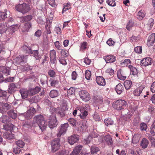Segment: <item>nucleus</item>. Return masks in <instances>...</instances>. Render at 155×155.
<instances>
[{
    "mask_svg": "<svg viewBox=\"0 0 155 155\" xmlns=\"http://www.w3.org/2000/svg\"><path fill=\"white\" fill-rule=\"evenodd\" d=\"M67 107L64 106L62 108L58 107L55 109V113L60 115L61 117H63L65 116V110H67Z\"/></svg>",
    "mask_w": 155,
    "mask_h": 155,
    "instance_id": "nucleus-11",
    "label": "nucleus"
},
{
    "mask_svg": "<svg viewBox=\"0 0 155 155\" xmlns=\"http://www.w3.org/2000/svg\"><path fill=\"white\" fill-rule=\"evenodd\" d=\"M20 92L23 99H25L26 98L29 94L28 90H27L25 89H22L20 90Z\"/></svg>",
    "mask_w": 155,
    "mask_h": 155,
    "instance_id": "nucleus-22",
    "label": "nucleus"
},
{
    "mask_svg": "<svg viewBox=\"0 0 155 155\" xmlns=\"http://www.w3.org/2000/svg\"><path fill=\"white\" fill-rule=\"evenodd\" d=\"M148 138L150 141L151 146L155 147V138L150 135L148 137Z\"/></svg>",
    "mask_w": 155,
    "mask_h": 155,
    "instance_id": "nucleus-54",
    "label": "nucleus"
},
{
    "mask_svg": "<svg viewBox=\"0 0 155 155\" xmlns=\"http://www.w3.org/2000/svg\"><path fill=\"white\" fill-rule=\"evenodd\" d=\"M21 152V150L20 149V148L17 146L14 147L13 148V152L15 154H19Z\"/></svg>",
    "mask_w": 155,
    "mask_h": 155,
    "instance_id": "nucleus-52",
    "label": "nucleus"
},
{
    "mask_svg": "<svg viewBox=\"0 0 155 155\" xmlns=\"http://www.w3.org/2000/svg\"><path fill=\"white\" fill-rule=\"evenodd\" d=\"M131 61L129 59H126L124 60V61L122 63V65H127L131 63Z\"/></svg>",
    "mask_w": 155,
    "mask_h": 155,
    "instance_id": "nucleus-64",
    "label": "nucleus"
},
{
    "mask_svg": "<svg viewBox=\"0 0 155 155\" xmlns=\"http://www.w3.org/2000/svg\"><path fill=\"white\" fill-rule=\"evenodd\" d=\"M79 136L78 135H72L68 138V142L71 145H73L77 142L78 140Z\"/></svg>",
    "mask_w": 155,
    "mask_h": 155,
    "instance_id": "nucleus-13",
    "label": "nucleus"
},
{
    "mask_svg": "<svg viewBox=\"0 0 155 155\" xmlns=\"http://www.w3.org/2000/svg\"><path fill=\"white\" fill-rule=\"evenodd\" d=\"M68 126L69 125L68 123H66L61 125L58 131V132L57 134V137H60L62 135H64L66 133Z\"/></svg>",
    "mask_w": 155,
    "mask_h": 155,
    "instance_id": "nucleus-5",
    "label": "nucleus"
},
{
    "mask_svg": "<svg viewBox=\"0 0 155 155\" xmlns=\"http://www.w3.org/2000/svg\"><path fill=\"white\" fill-rule=\"evenodd\" d=\"M132 82L131 81H126L124 82V85L126 90L130 89L131 87Z\"/></svg>",
    "mask_w": 155,
    "mask_h": 155,
    "instance_id": "nucleus-38",
    "label": "nucleus"
},
{
    "mask_svg": "<svg viewBox=\"0 0 155 155\" xmlns=\"http://www.w3.org/2000/svg\"><path fill=\"white\" fill-rule=\"evenodd\" d=\"M15 143L17 146L21 148H23L25 145L24 142L20 140H18L16 141Z\"/></svg>",
    "mask_w": 155,
    "mask_h": 155,
    "instance_id": "nucleus-43",
    "label": "nucleus"
},
{
    "mask_svg": "<svg viewBox=\"0 0 155 155\" xmlns=\"http://www.w3.org/2000/svg\"><path fill=\"white\" fill-rule=\"evenodd\" d=\"M155 41V33L151 34L148 37L147 45L148 46H152L154 43Z\"/></svg>",
    "mask_w": 155,
    "mask_h": 155,
    "instance_id": "nucleus-12",
    "label": "nucleus"
},
{
    "mask_svg": "<svg viewBox=\"0 0 155 155\" xmlns=\"http://www.w3.org/2000/svg\"><path fill=\"white\" fill-rule=\"evenodd\" d=\"M41 88L36 87L34 88H31L28 90L29 95L32 96L38 93L41 90Z\"/></svg>",
    "mask_w": 155,
    "mask_h": 155,
    "instance_id": "nucleus-21",
    "label": "nucleus"
},
{
    "mask_svg": "<svg viewBox=\"0 0 155 155\" xmlns=\"http://www.w3.org/2000/svg\"><path fill=\"white\" fill-rule=\"evenodd\" d=\"M91 76V73L89 70H87L86 71L85 74V76L87 80H90Z\"/></svg>",
    "mask_w": 155,
    "mask_h": 155,
    "instance_id": "nucleus-56",
    "label": "nucleus"
},
{
    "mask_svg": "<svg viewBox=\"0 0 155 155\" xmlns=\"http://www.w3.org/2000/svg\"><path fill=\"white\" fill-rule=\"evenodd\" d=\"M33 19L32 15H28L26 16H22L21 18V21L23 22H31L30 21Z\"/></svg>",
    "mask_w": 155,
    "mask_h": 155,
    "instance_id": "nucleus-18",
    "label": "nucleus"
},
{
    "mask_svg": "<svg viewBox=\"0 0 155 155\" xmlns=\"http://www.w3.org/2000/svg\"><path fill=\"white\" fill-rule=\"evenodd\" d=\"M31 27V22L26 23L22 27V31L24 32L28 31Z\"/></svg>",
    "mask_w": 155,
    "mask_h": 155,
    "instance_id": "nucleus-35",
    "label": "nucleus"
},
{
    "mask_svg": "<svg viewBox=\"0 0 155 155\" xmlns=\"http://www.w3.org/2000/svg\"><path fill=\"white\" fill-rule=\"evenodd\" d=\"M126 105L127 102L125 101L122 100H119L114 102L113 107L115 109L120 110L124 109Z\"/></svg>",
    "mask_w": 155,
    "mask_h": 155,
    "instance_id": "nucleus-2",
    "label": "nucleus"
},
{
    "mask_svg": "<svg viewBox=\"0 0 155 155\" xmlns=\"http://www.w3.org/2000/svg\"><path fill=\"white\" fill-rule=\"evenodd\" d=\"M135 51L138 53H141L142 52V47L140 46H137L134 49Z\"/></svg>",
    "mask_w": 155,
    "mask_h": 155,
    "instance_id": "nucleus-60",
    "label": "nucleus"
},
{
    "mask_svg": "<svg viewBox=\"0 0 155 155\" xmlns=\"http://www.w3.org/2000/svg\"><path fill=\"white\" fill-rule=\"evenodd\" d=\"M45 27L46 29V33L47 34H49L51 33L50 29L51 27V23L50 22H47L45 25Z\"/></svg>",
    "mask_w": 155,
    "mask_h": 155,
    "instance_id": "nucleus-44",
    "label": "nucleus"
},
{
    "mask_svg": "<svg viewBox=\"0 0 155 155\" xmlns=\"http://www.w3.org/2000/svg\"><path fill=\"white\" fill-rule=\"evenodd\" d=\"M52 151L54 152L60 148V145L58 139L54 140L51 142Z\"/></svg>",
    "mask_w": 155,
    "mask_h": 155,
    "instance_id": "nucleus-9",
    "label": "nucleus"
},
{
    "mask_svg": "<svg viewBox=\"0 0 155 155\" xmlns=\"http://www.w3.org/2000/svg\"><path fill=\"white\" fill-rule=\"evenodd\" d=\"M151 134L153 136L155 135V121L151 126L150 130Z\"/></svg>",
    "mask_w": 155,
    "mask_h": 155,
    "instance_id": "nucleus-50",
    "label": "nucleus"
},
{
    "mask_svg": "<svg viewBox=\"0 0 155 155\" xmlns=\"http://www.w3.org/2000/svg\"><path fill=\"white\" fill-rule=\"evenodd\" d=\"M106 2L108 5L114 7L116 5L114 0H107Z\"/></svg>",
    "mask_w": 155,
    "mask_h": 155,
    "instance_id": "nucleus-51",
    "label": "nucleus"
},
{
    "mask_svg": "<svg viewBox=\"0 0 155 155\" xmlns=\"http://www.w3.org/2000/svg\"><path fill=\"white\" fill-rule=\"evenodd\" d=\"M49 95L50 97L54 98L58 97L59 95V93L57 90H52L50 91Z\"/></svg>",
    "mask_w": 155,
    "mask_h": 155,
    "instance_id": "nucleus-28",
    "label": "nucleus"
},
{
    "mask_svg": "<svg viewBox=\"0 0 155 155\" xmlns=\"http://www.w3.org/2000/svg\"><path fill=\"white\" fill-rule=\"evenodd\" d=\"M82 146L80 145H78L76 146L72 152L71 153L72 155H78L81 150Z\"/></svg>",
    "mask_w": 155,
    "mask_h": 155,
    "instance_id": "nucleus-25",
    "label": "nucleus"
},
{
    "mask_svg": "<svg viewBox=\"0 0 155 155\" xmlns=\"http://www.w3.org/2000/svg\"><path fill=\"white\" fill-rule=\"evenodd\" d=\"M28 58V56L21 55L15 58V60L18 64H20L23 62H26Z\"/></svg>",
    "mask_w": 155,
    "mask_h": 155,
    "instance_id": "nucleus-17",
    "label": "nucleus"
},
{
    "mask_svg": "<svg viewBox=\"0 0 155 155\" xmlns=\"http://www.w3.org/2000/svg\"><path fill=\"white\" fill-rule=\"evenodd\" d=\"M88 107L89 105H87L86 106L80 107H79L78 110H79L81 112V114L80 115L81 118H85L86 116L88 114L87 110Z\"/></svg>",
    "mask_w": 155,
    "mask_h": 155,
    "instance_id": "nucleus-6",
    "label": "nucleus"
},
{
    "mask_svg": "<svg viewBox=\"0 0 155 155\" xmlns=\"http://www.w3.org/2000/svg\"><path fill=\"white\" fill-rule=\"evenodd\" d=\"M49 120L48 126L50 129H52L56 127L57 120L55 116L52 115L50 117Z\"/></svg>",
    "mask_w": 155,
    "mask_h": 155,
    "instance_id": "nucleus-10",
    "label": "nucleus"
},
{
    "mask_svg": "<svg viewBox=\"0 0 155 155\" xmlns=\"http://www.w3.org/2000/svg\"><path fill=\"white\" fill-rule=\"evenodd\" d=\"M87 43L86 41L81 42V43L80 50L84 51L86 49L87 46Z\"/></svg>",
    "mask_w": 155,
    "mask_h": 155,
    "instance_id": "nucleus-49",
    "label": "nucleus"
},
{
    "mask_svg": "<svg viewBox=\"0 0 155 155\" xmlns=\"http://www.w3.org/2000/svg\"><path fill=\"white\" fill-rule=\"evenodd\" d=\"M74 90L73 87H70L67 91V93L69 95L72 94L74 93Z\"/></svg>",
    "mask_w": 155,
    "mask_h": 155,
    "instance_id": "nucleus-63",
    "label": "nucleus"
},
{
    "mask_svg": "<svg viewBox=\"0 0 155 155\" xmlns=\"http://www.w3.org/2000/svg\"><path fill=\"white\" fill-rule=\"evenodd\" d=\"M47 77L45 75H43L40 81L41 84L43 85L47 83Z\"/></svg>",
    "mask_w": 155,
    "mask_h": 155,
    "instance_id": "nucleus-55",
    "label": "nucleus"
},
{
    "mask_svg": "<svg viewBox=\"0 0 155 155\" xmlns=\"http://www.w3.org/2000/svg\"><path fill=\"white\" fill-rule=\"evenodd\" d=\"M8 114L9 117L13 119H16L17 117L16 111H15V110L12 109L8 111Z\"/></svg>",
    "mask_w": 155,
    "mask_h": 155,
    "instance_id": "nucleus-26",
    "label": "nucleus"
},
{
    "mask_svg": "<svg viewBox=\"0 0 155 155\" xmlns=\"http://www.w3.org/2000/svg\"><path fill=\"white\" fill-rule=\"evenodd\" d=\"M140 136V135L139 134H135L133 136L132 138V143H133L136 144L138 143Z\"/></svg>",
    "mask_w": 155,
    "mask_h": 155,
    "instance_id": "nucleus-36",
    "label": "nucleus"
},
{
    "mask_svg": "<svg viewBox=\"0 0 155 155\" xmlns=\"http://www.w3.org/2000/svg\"><path fill=\"white\" fill-rule=\"evenodd\" d=\"M4 137L6 139L10 140L13 138L14 135L13 134L11 133L7 132L5 134Z\"/></svg>",
    "mask_w": 155,
    "mask_h": 155,
    "instance_id": "nucleus-46",
    "label": "nucleus"
},
{
    "mask_svg": "<svg viewBox=\"0 0 155 155\" xmlns=\"http://www.w3.org/2000/svg\"><path fill=\"white\" fill-rule=\"evenodd\" d=\"M79 94L81 98L84 101H88L90 99V95L86 91L82 90L80 91Z\"/></svg>",
    "mask_w": 155,
    "mask_h": 155,
    "instance_id": "nucleus-8",
    "label": "nucleus"
},
{
    "mask_svg": "<svg viewBox=\"0 0 155 155\" xmlns=\"http://www.w3.org/2000/svg\"><path fill=\"white\" fill-rule=\"evenodd\" d=\"M151 58H144L141 61V65L144 66L151 65Z\"/></svg>",
    "mask_w": 155,
    "mask_h": 155,
    "instance_id": "nucleus-15",
    "label": "nucleus"
},
{
    "mask_svg": "<svg viewBox=\"0 0 155 155\" xmlns=\"http://www.w3.org/2000/svg\"><path fill=\"white\" fill-rule=\"evenodd\" d=\"M10 15V12L5 9L4 12H0V20H4L8 17H9Z\"/></svg>",
    "mask_w": 155,
    "mask_h": 155,
    "instance_id": "nucleus-14",
    "label": "nucleus"
},
{
    "mask_svg": "<svg viewBox=\"0 0 155 155\" xmlns=\"http://www.w3.org/2000/svg\"><path fill=\"white\" fill-rule=\"evenodd\" d=\"M18 25H13L10 26L7 30H6V33L8 37L11 36V35L13 34L19 28Z\"/></svg>",
    "mask_w": 155,
    "mask_h": 155,
    "instance_id": "nucleus-7",
    "label": "nucleus"
},
{
    "mask_svg": "<svg viewBox=\"0 0 155 155\" xmlns=\"http://www.w3.org/2000/svg\"><path fill=\"white\" fill-rule=\"evenodd\" d=\"M149 142L146 139L143 138L141 141L140 146L143 149L146 148L148 146Z\"/></svg>",
    "mask_w": 155,
    "mask_h": 155,
    "instance_id": "nucleus-32",
    "label": "nucleus"
},
{
    "mask_svg": "<svg viewBox=\"0 0 155 155\" xmlns=\"http://www.w3.org/2000/svg\"><path fill=\"white\" fill-rule=\"evenodd\" d=\"M129 68H130V74L134 75H137L138 72L137 69L131 65H129Z\"/></svg>",
    "mask_w": 155,
    "mask_h": 155,
    "instance_id": "nucleus-40",
    "label": "nucleus"
},
{
    "mask_svg": "<svg viewBox=\"0 0 155 155\" xmlns=\"http://www.w3.org/2000/svg\"><path fill=\"white\" fill-rule=\"evenodd\" d=\"M17 89V87L15 84L14 83H11L9 86L8 93L10 94H12L14 93Z\"/></svg>",
    "mask_w": 155,
    "mask_h": 155,
    "instance_id": "nucleus-23",
    "label": "nucleus"
},
{
    "mask_svg": "<svg viewBox=\"0 0 155 155\" xmlns=\"http://www.w3.org/2000/svg\"><path fill=\"white\" fill-rule=\"evenodd\" d=\"M32 124L35 126L37 125L42 131L45 130L47 126V123L45 120L44 116L41 114L37 115L35 116L33 119Z\"/></svg>",
    "mask_w": 155,
    "mask_h": 155,
    "instance_id": "nucleus-1",
    "label": "nucleus"
},
{
    "mask_svg": "<svg viewBox=\"0 0 155 155\" xmlns=\"http://www.w3.org/2000/svg\"><path fill=\"white\" fill-rule=\"evenodd\" d=\"M147 125L144 123H142L140 124V129L142 131L146 130L147 127Z\"/></svg>",
    "mask_w": 155,
    "mask_h": 155,
    "instance_id": "nucleus-59",
    "label": "nucleus"
},
{
    "mask_svg": "<svg viewBox=\"0 0 155 155\" xmlns=\"http://www.w3.org/2000/svg\"><path fill=\"white\" fill-rule=\"evenodd\" d=\"M1 106L5 110H8L10 109L11 107V105L7 103L0 102Z\"/></svg>",
    "mask_w": 155,
    "mask_h": 155,
    "instance_id": "nucleus-42",
    "label": "nucleus"
},
{
    "mask_svg": "<svg viewBox=\"0 0 155 155\" xmlns=\"http://www.w3.org/2000/svg\"><path fill=\"white\" fill-rule=\"evenodd\" d=\"M96 81L98 84L104 86L106 84V82L104 78L102 76H97L96 78Z\"/></svg>",
    "mask_w": 155,
    "mask_h": 155,
    "instance_id": "nucleus-16",
    "label": "nucleus"
},
{
    "mask_svg": "<svg viewBox=\"0 0 155 155\" xmlns=\"http://www.w3.org/2000/svg\"><path fill=\"white\" fill-rule=\"evenodd\" d=\"M104 139L108 145H112L113 142L111 136L107 135L105 136Z\"/></svg>",
    "mask_w": 155,
    "mask_h": 155,
    "instance_id": "nucleus-31",
    "label": "nucleus"
},
{
    "mask_svg": "<svg viewBox=\"0 0 155 155\" xmlns=\"http://www.w3.org/2000/svg\"><path fill=\"white\" fill-rule=\"evenodd\" d=\"M124 89V87L120 83L118 84L116 86L115 90L118 94H120L122 92Z\"/></svg>",
    "mask_w": 155,
    "mask_h": 155,
    "instance_id": "nucleus-29",
    "label": "nucleus"
},
{
    "mask_svg": "<svg viewBox=\"0 0 155 155\" xmlns=\"http://www.w3.org/2000/svg\"><path fill=\"white\" fill-rule=\"evenodd\" d=\"M68 121L70 124L73 126H75L77 122L76 120L73 118H70Z\"/></svg>",
    "mask_w": 155,
    "mask_h": 155,
    "instance_id": "nucleus-57",
    "label": "nucleus"
},
{
    "mask_svg": "<svg viewBox=\"0 0 155 155\" xmlns=\"http://www.w3.org/2000/svg\"><path fill=\"white\" fill-rule=\"evenodd\" d=\"M145 16V14L143 11H140L137 15V18L140 19H142Z\"/></svg>",
    "mask_w": 155,
    "mask_h": 155,
    "instance_id": "nucleus-47",
    "label": "nucleus"
},
{
    "mask_svg": "<svg viewBox=\"0 0 155 155\" xmlns=\"http://www.w3.org/2000/svg\"><path fill=\"white\" fill-rule=\"evenodd\" d=\"M134 23L132 20H130L126 26L127 29L130 31L131 29V28L133 26Z\"/></svg>",
    "mask_w": 155,
    "mask_h": 155,
    "instance_id": "nucleus-53",
    "label": "nucleus"
},
{
    "mask_svg": "<svg viewBox=\"0 0 155 155\" xmlns=\"http://www.w3.org/2000/svg\"><path fill=\"white\" fill-rule=\"evenodd\" d=\"M31 54H32V56L35 58V60L37 61H39L41 59V55L39 54L38 50H33Z\"/></svg>",
    "mask_w": 155,
    "mask_h": 155,
    "instance_id": "nucleus-24",
    "label": "nucleus"
},
{
    "mask_svg": "<svg viewBox=\"0 0 155 155\" xmlns=\"http://www.w3.org/2000/svg\"><path fill=\"white\" fill-rule=\"evenodd\" d=\"M144 87L142 86H140L139 87L136 89L133 92V94L135 96H139L141 93Z\"/></svg>",
    "mask_w": 155,
    "mask_h": 155,
    "instance_id": "nucleus-27",
    "label": "nucleus"
},
{
    "mask_svg": "<svg viewBox=\"0 0 155 155\" xmlns=\"http://www.w3.org/2000/svg\"><path fill=\"white\" fill-rule=\"evenodd\" d=\"M22 48L26 53H28L29 54H31L33 51L30 47L26 45H23Z\"/></svg>",
    "mask_w": 155,
    "mask_h": 155,
    "instance_id": "nucleus-37",
    "label": "nucleus"
},
{
    "mask_svg": "<svg viewBox=\"0 0 155 155\" xmlns=\"http://www.w3.org/2000/svg\"><path fill=\"white\" fill-rule=\"evenodd\" d=\"M100 150L98 147L95 145H93L91 147V154H93L96 153L98 151H99Z\"/></svg>",
    "mask_w": 155,
    "mask_h": 155,
    "instance_id": "nucleus-41",
    "label": "nucleus"
},
{
    "mask_svg": "<svg viewBox=\"0 0 155 155\" xmlns=\"http://www.w3.org/2000/svg\"><path fill=\"white\" fill-rule=\"evenodd\" d=\"M49 81L51 86L54 87H56L58 85L59 82L58 81L54 79H51L49 80Z\"/></svg>",
    "mask_w": 155,
    "mask_h": 155,
    "instance_id": "nucleus-48",
    "label": "nucleus"
},
{
    "mask_svg": "<svg viewBox=\"0 0 155 155\" xmlns=\"http://www.w3.org/2000/svg\"><path fill=\"white\" fill-rule=\"evenodd\" d=\"M16 8L17 11L23 14L27 13L30 10V8L29 5L25 3L17 5Z\"/></svg>",
    "mask_w": 155,
    "mask_h": 155,
    "instance_id": "nucleus-3",
    "label": "nucleus"
},
{
    "mask_svg": "<svg viewBox=\"0 0 155 155\" xmlns=\"http://www.w3.org/2000/svg\"><path fill=\"white\" fill-rule=\"evenodd\" d=\"M104 123L106 126H108L113 124L114 122L111 118H108L104 119Z\"/></svg>",
    "mask_w": 155,
    "mask_h": 155,
    "instance_id": "nucleus-39",
    "label": "nucleus"
},
{
    "mask_svg": "<svg viewBox=\"0 0 155 155\" xmlns=\"http://www.w3.org/2000/svg\"><path fill=\"white\" fill-rule=\"evenodd\" d=\"M118 78L121 80H124L126 78V76H123L121 74L120 72H118L117 74Z\"/></svg>",
    "mask_w": 155,
    "mask_h": 155,
    "instance_id": "nucleus-61",
    "label": "nucleus"
},
{
    "mask_svg": "<svg viewBox=\"0 0 155 155\" xmlns=\"http://www.w3.org/2000/svg\"><path fill=\"white\" fill-rule=\"evenodd\" d=\"M0 71H1L5 75L7 76L10 74V70L9 68H7L4 67L0 66Z\"/></svg>",
    "mask_w": 155,
    "mask_h": 155,
    "instance_id": "nucleus-30",
    "label": "nucleus"
},
{
    "mask_svg": "<svg viewBox=\"0 0 155 155\" xmlns=\"http://www.w3.org/2000/svg\"><path fill=\"white\" fill-rule=\"evenodd\" d=\"M87 128V126L85 123H83L79 124L78 127V130L81 132H83L85 131Z\"/></svg>",
    "mask_w": 155,
    "mask_h": 155,
    "instance_id": "nucleus-33",
    "label": "nucleus"
},
{
    "mask_svg": "<svg viewBox=\"0 0 155 155\" xmlns=\"http://www.w3.org/2000/svg\"><path fill=\"white\" fill-rule=\"evenodd\" d=\"M1 119L2 123L7 124L10 121V119L7 116L5 115H3L1 117Z\"/></svg>",
    "mask_w": 155,
    "mask_h": 155,
    "instance_id": "nucleus-34",
    "label": "nucleus"
},
{
    "mask_svg": "<svg viewBox=\"0 0 155 155\" xmlns=\"http://www.w3.org/2000/svg\"><path fill=\"white\" fill-rule=\"evenodd\" d=\"M56 52L54 50H51L50 52V59L51 62L54 64L56 60Z\"/></svg>",
    "mask_w": 155,
    "mask_h": 155,
    "instance_id": "nucleus-19",
    "label": "nucleus"
},
{
    "mask_svg": "<svg viewBox=\"0 0 155 155\" xmlns=\"http://www.w3.org/2000/svg\"><path fill=\"white\" fill-rule=\"evenodd\" d=\"M7 92L6 91L0 89V97H6Z\"/></svg>",
    "mask_w": 155,
    "mask_h": 155,
    "instance_id": "nucleus-58",
    "label": "nucleus"
},
{
    "mask_svg": "<svg viewBox=\"0 0 155 155\" xmlns=\"http://www.w3.org/2000/svg\"><path fill=\"white\" fill-rule=\"evenodd\" d=\"M104 59L106 63H112L115 61L116 57L112 55H108L105 57Z\"/></svg>",
    "mask_w": 155,
    "mask_h": 155,
    "instance_id": "nucleus-20",
    "label": "nucleus"
},
{
    "mask_svg": "<svg viewBox=\"0 0 155 155\" xmlns=\"http://www.w3.org/2000/svg\"><path fill=\"white\" fill-rule=\"evenodd\" d=\"M59 61L60 63L63 65H66L67 64V62L65 59L64 58H60L59 59Z\"/></svg>",
    "mask_w": 155,
    "mask_h": 155,
    "instance_id": "nucleus-62",
    "label": "nucleus"
},
{
    "mask_svg": "<svg viewBox=\"0 0 155 155\" xmlns=\"http://www.w3.org/2000/svg\"><path fill=\"white\" fill-rule=\"evenodd\" d=\"M35 112V109L33 107H31L23 115L25 119H30L32 118Z\"/></svg>",
    "mask_w": 155,
    "mask_h": 155,
    "instance_id": "nucleus-4",
    "label": "nucleus"
},
{
    "mask_svg": "<svg viewBox=\"0 0 155 155\" xmlns=\"http://www.w3.org/2000/svg\"><path fill=\"white\" fill-rule=\"evenodd\" d=\"M7 28L5 24H0V34H2L6 32V30Z\"/></svg>",
    "mask_w": 155,
    "mask_h": 155,
    "instance_id": "nucleus-45",
    "label": "nucleus"
}]
</instances>
